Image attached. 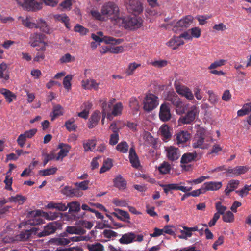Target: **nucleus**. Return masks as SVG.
<instances>
[{
    "label": "nucleus",
    "mask_w": 251,
    "mask_h": 251,
    "mask_svg": "<svg viewBox=\"0 0 251 251\" xmlns=\"http://www.w3.org/2000/svg\"><path fill=\"white\" fill-rule=\"evenodd\" d=\"M112 166V159L107 158L103 163L102 166L101 167L100 173H103L109 170Z\"/></svg>",
    "instance_id": "obj_45"
},
{
    "label": "nucleus",
    "mask_w": 251,
    "mask_h": 251,
    "mask_svg": "<svg viewBox=\"0 0 251 251\" xmlns=\"http://www.w3.org/2000/svg\"><path fill=\"white\" fill-rule=\"evenodd\" d=\"M207 93L209 96L208 100L210 103L213 105L217 103L219 100L218 97L211 90H208Z\"/></svg>",
    "instance_id": "obj_52"
},
{
    "label": "nucleus",
    "mask_w": 251,
    "mask_h": 251,
    "mask_svg": "<svg viewBox=\"0 0 251 251\" xmlns=\"http://www.w3.org/2000/svg\"><path fill=\"white\" fill-rule=\"evenodd\" d=\"M129 159L132 166L135 168H138L140 166V162L134 147H132L130 148Z\"/></svg>",
    "instance_id": "obj_19"
},
{
    "label": "nucleus",
    "mask_w": 251,
    "mask_h": 251,
    "mask_svg": "<svg viewBox=\"0 0 251 251\" xmlns=\"http://www.w3.org/2000/svg\"><path fill=\"white\" fill-rule=\"evenodd\" d=\"M222 147L219 145L215 144L213 145L208 154H213V156H216L220 151H222Z\"/></svg>",
    "instance_id": "obj_60"
},
{
    "label": "nucleus",
    "mask_w": 251,
    "mask_h": 251,
    "mask_svg": "<svg viewBox=\"0 0 251 251\" xmlns=\"http://www.w3.org/2000/svg\"><path fill=\"white\" fill-rule=\"evenodd\" d=\"M45 35L42 33H34L30 36V44L32 47L37 46L39 43L44 41Z\"/></svg>",
    "instance_id": "obj_22"
},
{
    "label": "nucleus",
    "mask_w": 251,
    "mask_h": 251,
    "mask_svg": "<svg viewBox=\"0 0 251 251\" xmlns=\"http://www.w3.org/2000/svg\"><path fill=\"white\" fill-rule=\"evenodd\" d=\"M206 131L204 128H200L197 132L196 136L192 144L194 148H201L202 149L207 148V144L204 143Z\"/></svg>",
    "instance_id": "obj_7"
},
{
    "label": "nucleus",
    "mask_w": 251,
    "mask_h": 251,
    "mask_svg": "<svg viewBox=\"0 0 251 251\" xmlns=\"http://www.w3.org/2000/svg\"><path fill=\"white\" fill-rule=\"evenodd\" d=\"M171 169L170 164L164 162L161 165L158 167V171L162 174H166L169 173Z\"/></svg>",
    "instance_id": "obj_50"
},
{
    "label": "nucleus",
    "mask_w": 251,
    "mask_h": 251,
    "mask_svg": "<svg viewBox=\"0 0 251 251\" xmlns=\"http://www.w3.org/2000/svg\"><path fill=\"white\" fill-rule=\"evenodd\" d=\"M119 140V133H112L110 135L109 144L110 145L114 146L116 145Z\"/></svg>",
    "instance_id": "obj_63"
},
{
    "label": "nucleus",
    "mask_w": 251,
    "mask_h": 251,
    "mask_svg": "<svg viewBox=\"0 0 251 251\" xmlns=\"http://www.w3.org/2000/svg\"><path fill=\"white\" fill-rule=\"evenodd\" d=\"M251 111V102L244 104L241 109L237 111L238 116H243L248 114Z\"/></svg>",
    "instance_id": "obj_43"
},
{
    "label": "nucleus",
    "mask_w": 251,
    "mask_h": 251,
    "mask_svg": "<svg viewBox=\"0 0 251 251\" xmlns=\"http://www.w3.org/2000/svg\"><path fill=\"white\" fill-rule=\"evenodd\" d=\"M63 114V108L59 104L54 105L53 107L52 115H51V120L53 121L57 117Z\"/></svg>",
    "instance_id": "obj_39"
},
{
    "label": "nucleus",
    "mask_w": 251,
    "mask_h": 251,
    "mask_svg": "<svg viewBox=\"0 0 251 251\" xmlns=\"http://www.w3.org/2000/svg\"><path fill=\"white\" fill-rule=\"evenodd\" d=\"M140 66V64H137L135 62L130 63L128 66V69L126 71V73L128 75H131L133 74L135 70Z\"/></svg>",
    "instance_id": "obj_61"
},
{
    "label": "nucleus",
    "mask_w": 251,
    "mask_h": 251,
    "mask_svg": "<svg viewBox=\"0 0 251 251\" xmlns=\"http://www.w3.org/2000/svg\"><path fill=\"white\" fill-rule=\"evenodd\" d=\"M89 183L90 181L89 180H84L81 182H76L75 183V185L79 190H86L89 188Z\"/></svg>",
    "instance_id": "obj_57"
},
{
    "label": "nucleus",
    "mask_w": 251,
    "mask_h": 251,
    "mask_svg": "<svg viewBox=\"0 0 251 251\" xmlns=\"http://www.w3.org/2000/svg\"><path fill=\"white\" fill-rule=\"evenodd\" d=\"M226 62V61L224 59H220L215 61L210 64V65L208 67V69L209 70L214 69L215 68H216L218 67L223 66L225 65Z\"/></svg>",
    "instance_id": "obj_59"
},
{
    "label": "nucleus",
    "mask_w": 251,
    "mask_h": 251,
    "mask_svg": "<svg viewBox=\"0 0 251 251\" xmlns=\"http://www.w3.org/2000/svg\"><path fill=\"white\" fill-rule=\"evenodd\" d=\"M103 42L106 44H109L112 45H118L123 42L122 39H116L112 37L104 36L103 37Z\"/></svg>",
    "instance_id": "obj_40"
},
{
    "label": "nucleus",
    "mask_w": 251,
    "mask_h": 251,
    "mask_svg": "<svg viewBox=\"0 0 251 251\" xmlns=\"http://www.w3.org/2000/svg\"><path fill=\"white\" fill-rule=\"evenodd\" d=\"M100 12L105 18L110 19L116 25L122 14H120L118 5L113 1L104 3L101 7Z\"/></svg>",
    "instance_id": "obj_1"
},
{
    "label": "nucleus",
    "mask_w": 251,
    "mask_h": 251,
    "mask_svg": "<svg viewBox=\"0 0 251 251\" xmlns=\"http://www.w3.org/2000/svg\"><path fill=\"white\" fill-rule=\"evenodd\" d=\"M190 138V134L186 131H181L176 135V142L178 144L186 143Z\"/></svg>",
    "instance_id": "obj_26"
},
{
    "label": "nucleus",
    "mask_w": 251,
    "mask_h": 251,
    "mask_svg": "<svg viewBox=\"0 0 251 251\" xmlns=\"http://www.w3.org/2000/svg\"><path fill=\"white\" fill-rule=\"evenodd\" d=\"M127 10L134 15H139L143 10V4L139 0L129 1L127 6Z\"/></svg>",
    "instance_id": "obj_11"
},
{
    "label": "nucleus",
    "mask_w": 251,
    "mask_h": 251,
    "mask_svg": "<svg viewBox=\"0 0 251 251\" xmlns=\"http://www.w3.org/2000/svg\"><path fill=\"white\" fill-rule=\"evenodd\" d=\"M123 106L121 102H118L114 105L112 114L114 116H118L121 114Z\"/></svg>",
    "instance_id": "obj_56"
},
{
    "label": "nucleus",
    "mask_w": 251,
    "mask_h": 251,
    "mask_svg": "<svg viewBox=\"0 0 251 251\" xmlns=\"http://www.w3.org/2000/svg\"><path fill=\"white\" fill-rule=\"evenodd\" d=\"M71 148V146L68 144L63 143H59L58 145V149H60V150L57 153L56 160H62L64 157H66L69 152Z\"/></svg>",
    "instance_id": "obj_17"
},
{
    "label": "nucleus",
    "mask_w": 251,
    "mask_h": 251,
    "mask_svg": "<svg viewBox=\"0 0 251 251\" xmlns=\"http://www.w3.org/2000/svg\"><path fill=\"white\" fill-rule=\"evenodd\" d=\"M74 31L76 32L79 33L81 35H85L89 32V30L87 28L79 24H77L75 26Z\"/></svg>",
    "instance_id": "obj_55"
},
{
    "label": "nucleus",
    "mask_w": 251,
    "mask_h": 251,
    "mask_svg": "<svg viewBox=\"0 0 251 251\" xmlns=\"http://www.w3.org/2000/svg\"><path fill=\"white\" fill-rule=\"evenodd\" d=\"M194 18L191 15H187L177 21L173 26L172 30L175 33L185 30L193 22Z\"/></svg>",
    "instance_id": "obj_4"
},
{
    "label": "nucleus",
    "mask_w": 251,
    "mask_h": 251,
    "mask_svg": "<svg viewBox=\"0 0 251 251\" xmlns=\"http://www.w3.org/2000/svg\"><path fill=\"white\" fill-rule=\"evenodd\" d=\"M199 110L196 106H192L184 116L179 119V122L183 124H189L193 122L198 116Z\"/></svg>",
    "instance_id": "obj_6"
},
{
    "label": "nucleus",
    "mask_w": 251,
    "mask_h": 251,
    "mask_svg": "<svg viewBox=\"0 0 251 251\" xmlns=\"http://www.w3.org/2000/svg\"><path fill=\"white\" fill-rule=\"evenodd\" d=\"M184 44V41L179 36H174L166 43V45L174 50L177 49Z\"/></svg>",
    "instance_id": "obj_21"
},
{
    "label": "nucleus",
    "mask_w": 251,
    "mask_h": 251,
    "mask_svg": "<svg viewBox=\"0 0 251 251\" xmlns=\"http://www.w3.org/2000/svg\"><path fill=\"white\" fill-rule=\"evenodd\" d=\"M62 193L68 197H80L82 195V193L80 192L78 188H72L68 186L63 188L62 190Z\"/></svg>",
    "instance_id": "obj_23"
},
{
    "label": "nucleus",
    "mask_w": 251,
    "mask_h": 251,
    "mask_svg": "<svg viewBox=\"0 0 251 251\" xmlns=\"http://www.w3.org/2000/svg\"><path fill=\"white\" fill-rule=\"evenodd\" d=\"M66 231L71 234L83 235L86 233V230L81 227L75 226H68L66 227Z\"/></svg>",
    "instance_id": "obj_34"
},
{
    "label": "nucleus",
    "mask_w": 251,
    "mask_h": 251,
    "mask_svg": "<svg viewBox=\"0 0 251 251\" xmlns=\"http://www.w3.org/2000/svg\"><path fill=\"white\" fill-rule=\"evenodd\" d=\"M100 118V113L98 111L94 112L89 119V122L88 124V127L90 129L93 128L98 124Z\"/></svg>",
    "instance_id": "obj_25"
},
{
    "label": "nucleus",
    "mask_w": 251,
    "mask_h": 251,
    "mask_svg": "<svg viewBox=\"0 0 251 251\" xmlns=\"http://www.w3.org/2000/svg\"><path fill=\"white\" fill-rule=\"evenodd\" d=\"M129 106L134 111H138L140 106L137 98L132 97L129 100Z\"/></svg>",
    "instance_id": "obj_47"
},
{
    "label": "nucleus",
    "mask_w": 251,
    "mask_h": 251,
    "mask_svg": "<svg viewBox=\"0 0 251 251\" xmlns=\"http://www.w3.org/2000/svg\"><path fill=\"white\" fill-rule=\"evenodd\" d=\"M197 155L195 151L192 152L185 153L182 156L180 162L182 164H187L195 160Z\"/></svg>",
    "instance_id": "obj_27"
},
{
    "label": "nucleus",
    "mask_w": 251,
    "mask_h": 251,
    "mask_svg": "<svg viewBox=\"0 0 251 251\" xmlns=\"http://www.w3.org/2000/svg\"><path fill=\"white\" fill-rule=\"evenodd\" d=\"M234 216L232 212L228 211L223 215V220L225 222L231 223L234 221Z\"/></svg>",
    "instance_id": "obj_53"
},
{
    "label": "nucleus",
    "mask_w": 251,
    "mask_h": 251,
    "mask_svg": "<svg viewBox=\"0 0 251 251\" xmlns=\"http://www.w3.org/2000/svg\"><path fill=\"white\" fill-rule=\"evenodd\" d=\"M67 208H69V212L76 213L80 211L81 209L80 204L77 201H72L68 203Z\"/></svg>",
    "instance_id": "obj_38"
},
{
    "label": "nucleus",
    "mask_w": 251,
    "mask_h": 251,
    "mask_svg": "<svg viewBox=\"0 0 251 251\" xmlns=\"http://www.w3.org/2000/svg\"><path fill=\"white\" fill-rule=\"evenodd\" d=\"M166 157L171 161L177 160L180 156V152L178 148L174 146H169L165 148Z\"/></svg>",
    "instance_id": "obj_13"
},
{
    "label": "nucleus",
    "mask_w": 251,
    "mask_h": 251,
    "mask_svg": "<svg viewBox=\"0 0 251 251\" xmlns=\"http://www.w3.org/2000/svg\"><path fill=\"white\" fill-rule=\"evenodd\" d=\"M159 131L164 141H166L171 138L172 134L170 131L169 126L166 124L162 125L159 129Z\"/></svg>",
    "instance_id": "obj_32"
},
{
    "label": "nucleus",
    "mask_w": 251,
    "mask_h": 251,
    "mask_svg": "<svg viewBox=\"0 0 251 251\" xmlns=\"http://www.w3.org/2000/svg\"><path fill=\"white\" fill-rule=\"evenodd\" d=\"M82 87L85 90H94L98 91L101 85L100 82H97L96 80L93 78H89L86 80H83L81 81Z\"/></svg>",
    "instance_id": "obj_14"
},
{
    "label": "nucleus",
    "mask_w": 251,
    "mask_h": 251,
    "mask_svg": "<svg viewBox=\"0 0 251 251\" xmlns=\"http://www.w3.org/2000/svg\"><path fill=\"white\" fill-rule=\"evenodd\" d=\"M0 92L4 96L6 101L9 103H11L13 99H16V95L8 89L2 88L0 89Z\"/></svg>",
    "instance_id": "obj_33"
},
{
    "label": "nucleus",
    "mask_w": 251,
    "mask_h": 251,
    "mask_svg": "<svg viewBox=\"0 0 251 251\" xmlns=\"http://www.w3.org/2000/svg\"><path fill=\"white\" fill-rule=\"evenodd\" d=\"M35 28H39L41 31L46 33H50V27L47 23L43 19H40L37 21Z\"/></svg>",
    "instance_id": "obj_37"
},
{
    "label": "nucleus",
    "mask_w": 251,
    "mask_h": 251,
    "mask_svg": "<svg viewBox=\"0 0 251 251\" xmlns=\"http://www.w3.org/2000/svg\"><path fill=\"white\" fill-rule=\"evenodd\" d=\"M57 229V224L56 222H51L44 226V229L41 232L37 231V237L41 238L46 237L55 233Z\"/></svg>",
    "instance_id": "obj_10"
},
{
    "label": "nucleus",
    "mask_w": 251,
    "mask_h": 251,
    "mask_svg": "<svg viewBox=\"0 0 251 251\" xmlns=\"http://www.w3.org/2000/svg\"><path fill=\"white\" fill-rule=\"evenodd\" d=\"M97 140L95 138L91 139H88L86 142L83 144L84 150L85 152L89 151H92L96 146Z\"/></svg>",
    "instance_id": "obj_31"
},
{
    "label": "nucleus",
    "mask_w": 251,
    "mask_h": 251,
    "mask_svg": "<svg viewBox=\"0 0 251 251\" xmlns=\"http://www.w3.org/2000/svg\"><path fill=\"white\" fill-rule=\"evenodd\" d=\"M26 200V198L20 195H17L16 196H11L8 198L10 202H18L20 204H23Z\"/></svg>",
    "instance_id": "obj_49"
},
{
    "label": "nucleus",
    "mask_w": 251,
    "mask_h": 251,
    "mask_svg": "<svg viewBox=\"0 0 251 251\" xmlns=\"http://www.w3.org/2000/svg\"><path fill=\"white\" fill-rule=\"evenodd\" d=\"M176 91L178 94L189 100H192L194 99L191 90L186 86L178 85L176 88Z\"/></svg>",
    "instance_id": "obj_15"
},
{
    "label": "nucleus",
    "mask_w": 251,
    "mask_h": 251,
    "mask_svg": "<svg viewBox=\"0 0 251 251\" xmlns=\"http://www.w3.org/2000/svg\"><path fill=\"white\" fill-rule=\"evenodd\" d=\"M239 181L238 180L232 179L230 180L227 185L226 188L225 189L224 192L226 196H228L230 193L236 189L239 184Z\"/></svg>",
    "instance_id": "obj_30"
},
{
    "label": "nucleus",
    "mask_w": 251,
    "mask_h": 251,
    "mask_svg": "<svg viewBox=\"0 0 251 251\" xmlns=\"http://www.w3.org/2000/svg\"><path fill=\"white\" fill-rule=\"evenodd\" d=\"M129 146L126 142L122 141L116 147V150L122 153H126L128 151Z\"/></svg>",
    "instance_id": "obj_41"
},
{
    "label": "nucleus",
    "mask_w": 251,
    "mask_h": 251,
    "mask_svg": "<svg viewBox=\"0 0 251 251\" xmlns=\"http://www.w3.org/2000/svg\"><path fill=\"white\" fill-rule=\"evenodd\" d=\"M116 25L126 29L132 30L139 27L141 23L135 17L126 16L122 14Z\"/></svg>",
    "instance_id": "obj_2"
},
{
    "label": "nucleus",
    "mask_w": 251,
    "mask_h": 251,
    "mask_svg": "<svg viewBox=\"0 0 251 251\" xmlns=\"http://www.w3.org/2000/svg\"><path fill=\"white\" fill-rule=\"evenodd\" d=\"M101 102V107L102 108V114L106 115L111 109L112 102L107 103L105 100H100Z\"/></svg>",
    "instance_id": "obj_51"
},
{
    "label": "nucleus",
    "mask_w": 251,
    "mask_h": 251,
    "mask_svg": "<svg viewBox=\"0 0 251 251\" xmlns=\"http://www.w3.org/2000/svg\"><path fill=\"white\" fill-rule=\"evenodd\" d=\"M87 247L90 251H103L104 250V246L100 243L89 244Z\"/></svg>",
    "instance_id": "obj_46"
},
{
    "label": "nucleus",
    "mask_w": 251,
    "mask_h": 251,
    "mask_svg": "<svg viewBox=\"0 0 251 251\" xmlns=\"http://www.w3.org/2000/svg\"><path fill=\"white\" fill-rule=\"evenodd\" d=\"M159 117L162 122H167L171 119V114L169 103H163L160 105Z\"/></svg>",
    "instance_id": "obj_12"
},
{
    "label": "nucleus",
    "mask_w": 251,
    "mask_h": 251,
    "mask_svg": "<svg viewBox=\"0 0 251 251\" xmlns=\"http://www.w3.org/2000/svg\"><path fill=\"white\" fill-rule=\"evenodd\" d=\"M221 182L209 181L205 182L202 185L204 193L208 191H216L221 188Z\"/></svg>",
    "instance_id": "obj_18"
},
{
    "label": "nucleus",
    "mask_w": 251,
    "mask_h": 251,
    "mask_svg": "<svg viewBox=\"0 0 251 251\" xmlns=\"http://www.w3.org/2000/svg\"><path fill=\"white\" fill-rule=\"evenodd\" d=\"M166 100L170 102L171 103L175 106L180 99L176 93H173L168 95Z\"/></svg>",
    "instance_id": "obj_44"
},
{
    "label": "nucleus",
    "mask_w": 251,
    "mask_h": 251,
    "mask_svg": "<svg viewBox=\"0 0 251 251\" xmlns=\"http://www.w3.org/2000/svg\"><path fill=\"white\" fill-rule=\"evenodd\" d=\"M8 66L4 62L0 64V79L6 81L9 79V74L7 71Z\"/></svg>",
    "instance_id": "obj_35"
},
{
    "label": "nucleus",
    "mask_w": 251,
    "mask_h": 251,
    "mask_svg": "<svg viewBox=\"0 0 251 251\" xmlns=\"http://www.w3.org/2000/svg\"><path fill=\"white\" fill-rule=\"evenodd\" d=\"M41 215V211L39 210L29 212L27 216L29 218H32V219L26 221L25 225L35 226L42 224L44 220L40 217Z\"/></svg>",
    "instance_id": "obj_8"
},
{
    "label": "nucleus",
    "mask_w": 251,
    "mask_h": 251,
    "mask_svg": "<svg viewBox=\"0 0 251 251\" xmlns=\"http://www.w3.org/2000/svg\"><path fill=\"white\" fill-rule=\"evenodd\" d=\"M116 212H113L112 214L118 219L126 222L130 223V216L129 213L125 211L119 209H116Z\"/></svg>",
    "instance_id": "obj_24"
},
{
    "label": "nucleus",
    "mask_w": 251,
    "mask_h": 251,
    "mask_svg": "<svg viewBox=\"0 0 251 251\" xmlns=\"http://www.w3.org/2000/svg\"><path fill=\"white\" fill-rule=\"evenodd\" d=\"M39 229L36 227H32L30 229H26L22 231L18 235V239L21 241H25L31 237L32 235H36Z\"/></svg>",
    "instance_id": "obj_16"
},
{
    "label": "nucleus",
    "mask_w": 251,
    "mask_h": 251,
    "mask_svg": "<svg viewBox=\"0 0 251 251\" xmlns=\"http://www.w3.org/2000/svg\"><path fill=\"white\" fill-rule=\"evenodd\" d=\"M248 170V168L246 166H236L234 168H228L227 173L231 174L230 176L231 177H235L245 174L247 172Z\"/></svg>",
    "instance_id": "obj_20"
},
{
    "label": "nucleus",
    "mask_w": 251,
    "mask_h": 251,
    "mask_svg": "<svg viewBox=\"0 0 251 251\" xmlns=\"http://www.w3.org/2000/svg\"><path fill=\"white\" fill-rule=\"evenodd\" d=\"M18 18L22 19V24L25 27H28L29 28H35L36 25H37V24L30 22L28 17H27L25 19H24L22 18V17L20 16Z\"/></svg>",
    "instance_id": "obj_54"
},
{
    "label": "nucleus",
    "mask_w": 251,
    "mask_h": 251,
    "mask_svg": "<svg viewBox=\"0 0 251 251\" xmlns=\"http://www.w3.org/2000/svg\"><path fill=\"white\" fill-rule=\"evenodd\" d=\"M73 75H68L63 79V84L65 89L67 91H69L71 89V81Z\"/></svg>",
    "instance_id": "obj_48"
},
{
    "label": "nucleus",
    "mask_w": 251,
    "mask_h": 251,
    "mask_svg": "<svg viewBox=\"0 0 251 251\" xmlns=\"http://www.w3.org/2000/svg\"><path fill=\"white\" fill-rule=\"evenodd\" d=\"M191 32V36L193 37L198 38L201 36V30L198 27H195L189 30Z\"/></svg>",
    "instance_id": "obj_62"
},
{
    "label": "nucleus",
    "mask_w": 251,
    "mask_h": 251,
    "mask_svg": "<svg viewBox=\"0 0 251 251\" xmlns=\"http://www.w3.org/2000/svg\"><path fill=\"white\" fill-rule=\"evenodd\" d=\"M17 4L28 11H36L42 8L43 3L35 0H16Z\"/></svg>",
    "instance_id": "obj_3"
},
{
    "label": "nucleus",
    "mask_w": 251,
    "mask_h": 251,
    "mask_svg": "<svg viewBox=\"0 0 251 251\" xmlns=\"http://www.w3.org/2000/svg\"><path fill=\"white\" fill-rule=\"evenodd\" d=\"M54 18L58 21H60L64 24L65 27L68 29H70V24H69V18L65 14H56L54 15Z\"/></svg>",
    "instance_id": "obj_36"
},
{
    "label": "nucleus",
    "mask_w": 251,
    "mask_h": 251,
    "mask_svg": "<svg viewBox=\"0 0 251 251\" xmlns=\"http://www.w3.org/2000/svg\"><path fill=\"white\" fill-rule=\"evenodd\" d=\"M135 234L133 232H129L122 235L119 239V242L122 244H128L135 241Z\"/></svg>",
    "instance_id": "obj_28"
},
{
    "label": "nucleus",
    "mask_w": 251,
    "mask_h": 251,
    "mask_svg": "<svg viewBox=\"0 0 251 251\" xmlns=\"http://www.w3.org/2000/svg\"><path fill=\"white\" fill-rule=\"evenodd\" d=\"M175 107L176 113L178 115L183 114L187 110L186 105L181 100L175 106Z\"/></svg>",
    "instance_id": "obj_42"
},
{
    "label": "nucleus",
    "mask_w": 251,
    "mask_h": 251,
    "mask_svg": "<svg viewBox=\"0 0 251 251\" xmlns=\"http://www.w3.org/2000/svg\"><path fill=\"white\" fill-rule=\"evenodd\" d=\"M74 120H69L65 122V126L66 128L69 131H75L77 128V126L74 124Z\"/></svg>",
    "instance_id": "obj_58"
},
{
    "label": "nucleus",
    "mask_w": 251,
    "mask_h": 251,
    "mask_svg": "<svg viewBox=\"0 0 251 251\" xmlns=\"http://www.w3.org/2000/svg\"><path fill=\"white\" fill-rule=\"evenodd\" d=\"M158 104V98L155 95L150 93L146 96L143 108L145 111L150 112L155 109Z\"/></svg>",
    "instance_id": "obj_5"
},
{
    "label": "nucleus",
    "mask_w": 251,
    "mask_h": 251,
    "mask_svg": "<svg viewBox=\"0 0 251 251\" xmlns=\"http://www.w3.org/2000/svg\"><path fill=\"white\" fill-rule=\"evenodd\" d=\"M160 186L163 189L164 193L168 194L172 190H180L183 192H189L192 189V187H187L180 186L179 184L171 183L168 184H160Z\"/></svg>",
    "instance_id": "obj_9"
},
{
    "label": "nucleus",
    "mask_w": 251,
    "mask_h": 251,
    "mask_svg": "<svg viewBox=\"0 0 251 251\" xmlns=\"http://www.w3.org/2000/svg\"><path fill=\"white\" fill-rule=\"evenodd\" d=\"M61 63H68L75 60V57H72L70 53H66L60 59Z\"/></svg>",
    "instance_id": "obj_64"
},
{
    "label": "nucleus",
    "mask_w": 251,
    "mask_h": 251,
    "mask_svg": "<svg viewBox=\"0 0 251 251\" xmlns=\"http://www.w3.org/2000/svg\"><path fill=\"white\" fill-rule=\"evenodd\" d=\"M114 186L119 189H125L126 187V180L119 175L117 176L113 180Z\"/></svg>",
    "instance_id": "obj_29"
}]
</instances>
